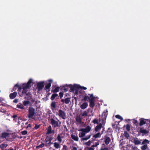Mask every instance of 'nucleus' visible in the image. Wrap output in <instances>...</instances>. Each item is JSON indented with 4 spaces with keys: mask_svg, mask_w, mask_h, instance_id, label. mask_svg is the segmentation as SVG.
Returning a JSON list of instances; mask_svg holds the SVG:
<instances>
[{
    "mask_svg": "<svg viewBox=\"0 0 150 150\" xmlns=\"http://www.w3.org/2000/svg\"><path fill=\"white\" fill-rule=\"evenodd\" d=\"M33 80L30 79L26 83H23L22 86V88L19 87L18 89V94L19 96L22 97L24 96H28L30 98L32 97L31 94L29 92H27L28 89H30L31 86V83H32Z\"/></svg>",
    "mask_w": 150,
    "mask_h": 150,
    "instance_id": "1",
    "label": "nucleus"
},
{
    "mask_svg": "<svg viewBox=\"0 0 150 150\" xmlns=\"http://www.w3.org/2000/svg\"><path fill=\"white\" fill-rule=\"evenodd\" d=\"M83 94H84V96H83V98L82 99V100L86 102L88 99L89 102V106L91 108L93 109L95 105V97L93 96V94H88L89 96H88L84 91H83Z\"/></svg>",
    "mask_w": 150,
    "mask_h": 150,
    "instance_id": "2",
    "label": "nucleus"
},
{
    "mask_svg": "<svg viewBox=\"0 0 150 150\" xmlns=\"http://www.w3.org/2000/svg\"><path fill=\"white\" fill-rule=\"evenodd\" d=\"M28 113L27 115L29 118H33L35 114V109L32 107H29L28 109Z\"/></svg>",
    "mask_w": 150,
    "mask_h": 150,
    "instance_id": "3",
    "label": "nucleus"
},
{
    "mask_svg": "<svg viewBox=\"0 0 150 150\" xmlns=\"http://www.w3.org/2000/svg\"><path fill=\"white\" fill-rule=\"evenodd\" d=\"M150 142V141L148 139H145L142 142V144L144 145L142 146L141 148L142 150H146L147 149H148L147 144H149Z\"/></svg>",
    "mask_w": 150,
    "mask_h": 150,
    "instance_id": "4",
    "label": "nucleus"
},
{
    "mask_svg": "<svg viewBox=\"0 0 150 150\" xmlns=\"http://www.w3.org/2000/svg\"><path fill=\"white\" fill-rule=\"evenodd\" d=\"M50 123L52 125L53 128H55L59 127L58 122H61L59 121L58 120V121H56L53 118H52L50 120Z\"/></svg>",
    "mask_w": 150,
    "mask_h": 150,
    "instance_id": "5",
    "label": "nucleus"
},
{
    "mask_svg": "<svg viewBox=\"0 0 150 150\" xmlns=\"http://www.w3.org/2000/svg\"><path fill=\"white\" fill-rule=\"evenodd\" d=\"M53 139L52 136H47L45 140V141L46 142V144H45V146L47 147L48 145H50L52 144L51 141Z\"/></svg>",
    "mask_w": 150,
    "mask_h": 150,
    "instance_id": "6",
    "label": "nucleus"
},
{
    "mask_svg": "<svg viewBox=\"0 0 150 150\" xmlns=\"http://www.w3.org/2000/svg\"><path fill=\"white\" fill-rule=\"evenodd\" d=\"M67 86L70 88L69 92H71L74 90H77L79 88V85L76 84H74L72 85L71 84L68 85Z\"/></svg>",
    "mask_w": 150,
    "mask_h": 150,
    "instance_id": "7",
    "label": "nucleus"
},
{
    "mask_svg": "<svg viewBox=\"0 0 150 150\" xmlns=\"http://www.w3.org/2000/svg\"><path fill=\"white\" fill-rule=\"evenodd\" d=\"M108 115V111L106 112H104L102 115V118L99 119V122L102 121L101 122L102 124H104L105 122V120L106 118L107 115Z\"/></svg>",
    "mask_w": 150,
    "mask_h": 150,
    "instance_id": "8",
    "label": "nucleus"
},
{
    "mask_svg": "<svg viewBox=\"0 0 150 150\" xmlns=\"http://www.w3.org/2000/svg\"><path fill=\"white\" fill-rule=\"evenodd\" d=\"M58 115L63 119H65L66 118V115L65 112L61 110H58Z\"/></svg>",
    "mask_w": 150,
    "mask_h": 150,
    "instance_id": "9",
    "label": "nucleus"
},
{
    "mask_svg": "<svg viewBox=\"0 0 150 150\" xmlns=\"http://www.w3.org/2000/svg\"><path fill=\"white\" fill-rule=\"evenodd\" d=\"M91 127L89 126H87L85 128H81L79 129V131H81L82 132H84L86 133H88L90 131Z\"/></svg>",
    "mask_w": 150,
    "mask_h": 150,
    "instance_id": "10",
    "label": "nucleus"
},
{
    "mask_svg": "<svg viewBox=\"0 0 150 150\" xmlns=\"http://www.w3.org/2000/svg\"><path fill=\"white\" fill-rule=\"evenodd\" d=\"M140 122L139 123V125L141 126L146 123V121H148L149 122H150V121H149L148 119H144V118H141L139 119Z\"/></svg>",
    "mask_w": 150,
    "mask_h": 150,
    "instance_id": "11",
    "label": "nucleus"
},
{
    "mask_svg": "<svg viewBox=\"0 0 150 150\" xmlns=\"http://www.w3.org/2000/svg\"><path fill=\"white\" fill-rule=\"evenodd\" d=\"M44 86V82H39L37 84V89L38 91H41L43 89Z\"/></svg>",
    "mask_w": 150,
    "mask_h": 150,
    "instance_id": "12",
    "label": "nucleus"
},
{
    "mask_svg": "<svg viewBox=\"0 0 150 150\" xmlns=\"http://www.w3.org/2000/svg\"><path fill=\"white\" fill-rule=\"evenodd\" d=\"M52 82V79H50L46 83V85L45 86V88L46 89H49L51 86V82Z\"/></svg>",
    "mask_w": 150,
    "mask_h": 150,
    "instance_id": "13",
    "label": "nucleus"
},
{
    "mask_svg": "<svg viewBox=\"0 0 150 150\" xmlns=\"http://www.w3.org/2000/svg\"><path fill=\"white\" fill-rule=\"evenodd\" d=\"M54 130H52V128L51 126L49 125L47 129V131L46 133V134H48L51 133L54 134Z\"/></svg>",
    "mask_w": 150,
    "mask_h": 150,
    "instance_id": "14",
    "label": "nucleus"
},
{
    "mask_svg": "<svg viewBox=\"0 0 150 150\" xmlns=\"http://www.w3.org/2000/svg\"><path fill=\"white\" fill-rule=\"evenodd\" d=\"M70 101V98L69 97L66 98L65 99H62L61 100V102L65 103L66 104H68Z\"/></svg>",
    "mask_w": 150,
    "mask_h": 150,
    "instance_id": "15",
    "label": "nucleus"
},
{
    "mask_svg": "<svg viewBox=\"0 0 150 150\" xmlns=\"http://www.w3.org/2000/svg\"><path fill=\"white\" fill-rule=\"evenodd\" d=\"M141 140H139L137 138H134L133 139V143L135 145L140 144L141 143Z\"/></svg>",
    "mask_w": 150,
    "mask_h": 150,
    "instance_id": "16",
    "label": "nucleus"
},
{
    "mask_svg": "<svg viewBox=\"0 0 150 150\" xmlns=\"http://www.w3.org/2000/svg\"><path fill=\"white\" fill-rule=\"evenodd\" d=\"M63 138L64 137L62 136V134H59L57 135V139L59 143H61L62 142V138Z\"/></svg>",
    "mask_w": 150,
    "mask_h": 150,
    "instance_id": "17",
    "label": "nucleus"
},
{
    "mask_svg": "<svg viewBox=\"0 0 150 150\" xmlns=\"http://www.w3.org/2000/svg\"><path fill=\"white\" fill-rule=\"evenodd\" d=\"M104 141L105 144L107 145L108 144L110 141V139L109 137L105 136V137Z\"/></svg>",
    "mask_w": 150,
    "mask_h": 150,
    "instance_id": "18",
    "label": "nucleus"
},
{
    "mask_svg": "<svg viewBox=\"0 0 150 150\" xmlns=\"http://www.w3.org/2000/svg\"><path fill=\"white\" fill-rule=\"evenodd\" d=\"M17 94V93L16 92L10 93L9 95L10 99H12L16 97Z\"/></svg>",
    "mask_w": 150,
    "mask_h": 150,
    "instance_id": "19",
    "label": "nucleus"
},
{
    "mask_svg": "<svg viewBox=\"0 0 150 150\" xmlns=\"http://www.w3.org/2000/svg\"><path fill=\"white\" fill-rule=\"evenodd\" d=\"M76 122L79 124H81L82 122V118L81 117V115L77 116L76 117Z\"/></svg>",
    "mask_w": 150,
    "mask_h": 150,
    "instance_id": "20",
    "label": "nucleus"
},
{
    "mask_svg": "<svg viewBox=\"0 0 150 150\" xmlns=\"http://www.w3.org/2000/svg\"><path fill=\"white\" fill-rule=\"evenodd\" d=\"M139 132L140 133L144 134H147L149 132L146 129H144L142 128L139 129Z\"/></svg>",
    "mask_w": 150,
    "mask_h": 150,
    "instance_id": "21",
    "label": "nucleus"
},
{
    "mask_svg": "<svg viewBox=\"0 0 150 150\" xmlns=\"http://www.w3.org/2000/svg\"><path fill=\"white\" fill-rule=\"evenodd\" d=\"M88 105L87 102H84L80 106V108L82 109H84L87 108Z\"/></svg>",
    "mask_w": 150,
    "mask_h": 150,
    "instance_id": "22",
    "label": "nucleus"
},
{
    "mask_svg": "<svg viewBox=\"0 0 150 150\" xmlns=\"http://www.w3.org/2000/svg\"><path fill=\"white\" fill-rule=\"evenodd\" d=\"M102 125L101 123H99L95 128V130L96 132H98L102 127Z\"/></svg>",
    "mask_w": 150,
    "mask_h": 150,
    "instance_id": "23",
    "label": "nucleus"
},
{
    "mask_svg": "<svg viewBox=\"0 0 150 150\" xmlns=\"http://www.w3.org/2000/svg\"><path fill=\"white\" fill-rule=\"evenodd\" d=\"M9 135V134L7 132L2 133L1 134V135L0 136V138H6V137H8Z\"/></svg>",
    "mask_w": 150,
    "mask_h": 150,
    "instance_id": "24",
    "label": "nucleus"
},
{
    "mask_svg": "<svg viewBox=\"0 0 150 150\" xmlns=\"http://www.w3.org/2000/svg\"><path fill=\"white\" fill-rule=\"evenodd\" d=\"M92 140H89L88 142H86L85 143V144H86L87 146H90L91 144L92 143H93V142L94 141H96V139H92Z\"/></svg>",
    "mask_w": 150,
    "mask_h": 150,
    "instance_id": "25",
    "label": "nucleus"
},
{
    "mask_svg": "<svg viewBox=\"0 0 150 150\" xmlns=\"http://www.w3.org/2000/svg\"><path fill=\"white\" fill-rule=\"evenodd\" d=\"M101 134H102L100 132H98L97 134L93 135V138L92 139H96L97 138L100 137Z\"/></svg>",
    "mask_w": 150,
    "mask_h": 150,
    "instance_id": "26",
    "label": "nucleus"
},
{
    "mask_svg": "<svg viewBox=\"0 0 150 150\" xmlns=\"http://www.w3.org/2000/svg\"><path fill=\"white\" fill-rule=\"evenodd\" d=\"M56 107V103L55 102H52L51 104V108L52 110H54Z\"/></svg>",
    "mask_w": 150,
    "mask_h": 150,
    "instance_id": "27",
    "label": "nucleus"
},
{
    "mask_svg": "<svg viewBox=\"0 0 150 150\" xmlns=\"http://www.w3.org/2000/svg\"><path fill=\"white\" fill-rule=\"evenodd\" d=\"M69 89V88L67 86V85L63 86L61 88V91L63 90L65 92H66L68 91Z\"/></svg>",
    "mask_w": 150,
    "mask_h": 150,
    "instance_id": "28",
    "label": "nucleus"
},
{
    "mask_svg": "<svg viewBox=\"0 0 150 150\" xmlns=\"http://www.w3.org/2000/svg\"><path fill=\"white\" fill-rule=\"evenodd\" d=\"M71 138L74 141H78L79 140V138L77 136H76L75 135L72 134L71 135Z\"/></svg>",
    "mask_w": 150,
    "mask_h": 150,
    "instance_id": "29",
    "label": "nucleus"
},
{
    "mask_svg": "<svg viewBox=\"0 0 150 150\" xmlns=\"http://www.w3.org/2000/svg\"><path fill=\"white\" fill-rule=\"evenodd\" d=\"M54 146L56 149H58L60 147L59 143L55 142L54 143Z\"/></svg>",
    "mask_w": 150,
    "mask_h": 150,
    "instance_id": "30",
    "label": "nucleus"
},
{
    "mask_svg": "<svg viewBox=\"0 0 150 150\" xmlns=\"http://www.w3.org/2000/svg\"><path fill=\"white\" fill-rule=\"evenodd\" d=\"M91 136V135H88V136H86V137H84L82 138L81 139V141H84V140H87L90 138Z\"/></svg>",
    "mask_w": 150,
    "mask_h": 150,
    "instance_id": "31",
    "label": "nucleus"
},
{
    "mask_svg": "<svg viewBox=\"0 0 150 150\" xmlns=\"http://www.w3.org/2000/svg\"><path fill=\"white\" fill-rule=\"evenodd\" d=\"M86 134V133L84 132H80L79 134V137L80 138H82L84 137Z\"/></svg>",
    "mask_w": 150,
    "mask_h": 150,
    "instance_id": "32",
    "label": "nucleus"
},
{
    "mask_svg": "<svg viewBox=\"0 0 150 150\" xmlns=\"http://www.w3.org/2000/svg\"><path fill=\"white\" fill-rule=\"evenodd\" d=\"M58 96V94L56 93H54L52 95V96L51 97V99L52 100H54L55 98L57 97Z\"/></svg>",
    "mask_w": 150,
    "mask_h": 150,
    "instance_id": "33",
    "label": "nucleus"
},
{
    "mask_svg": "<svg viewBox=\"0 0 150 150\" xmlns=\"http://www.w3.org/2000/svg\"><path fill=\"white\" fill-rule=\"evenodd\" d=\"M30 103V102L29 101L24 100L23 102V105L25 106H26L27 105H28Z\"/></svg>",
    "mask_w": 150,
    "mask_h": 150,
    "instance_id": "34",
    "label": "nucleus"
},
{
    "mask_svg": "<svg viewBox=\"0 0 150 150\" xmlns=\"http://www.w3.org/2000/svg\"><path fill=\"white\" fill-rule=\"evenodd\" d=\"M44 146H45V144L44 143H42L39 145L37 146H36V148L38 149L39 148H42Z\"/></svg>",
    "mask_w": 150,
    "mask_h": 150,
    "instance_id": "35",
    "label": "nucleus"
},
{
    "mask_svg": "<svg viewBox=\"0 0 150 150\" xmlns=\"http://www.w3.org/2000/svg\"><path fill=\"white\" fill-rule=\"evenodd\" d=\"M60 89V87L59 86H57L55 88L54 90L53 91V92L54 93H57L59 92Z\"/></svg>",
    "mask_w": 150,
    "mask_h": 150,
    "instance_id": "36",
    "label": "nucleus"
},
{
    "mask_svg": "<svg viewBox=\"0 0 150 150\" xmlns=\"http://www.w3.org/2000/svg\"><path fill=\"white\" fill-rule=\"evenodd\" d=\"M19 104H18L17 105V108L21 109H23L24 108L23 107V105H21V103H19Z\"/></svg>",
    "mask_w": 150,
    "mask_h": 150,
    "instance_id": "37",
    "label": "nucleus"
},
{
    "mask_svg": "<svg viewBox=\"0 0 150 150\" xmlns=\"http://www.w3.org/2000/svg\"><path fill=\"white\" fill-rule=\"evenodd\" d=\"M19 87H21L19 85H18V84H16L14 86L13 88V91H15L16 90L17 88H18V89Z\"/></svg>",
    "mask_w": 150,
    "mask_h": 150,
    "instance_id": "38",
    "label": "nucleus"
},
{
    "mask_svg": "<svg viewBox=\"0 0 150 150\" xmlns=\"http://www.w3.org/2000/svg\"><path fill=\"white\" fill-rule=\"evenodd\" d=\"M124 136L127 139H128L129 136V133L127 132H125Z\"/></svg>",
    "mask_w": 150,
    "mask_h": 150,
    "instance_id": "39",
    "label": "nucleus"
},
{
    "mask_svg": "<svg viewBox=\"0 0 150 150\" xmlns=\"http://www.w3.org/2000/svg\"><path fill=\"white\" fill-rule=\"evenodd\" d=\"M85 150H95L94 148H92L91 147H86L85 148Z\"/></svg>",
    "mask_w": 150,
    "mask_h": 150,
    "instance_id": "40",
    "label": "nucleus"
},
{
    "mask_svg": "<svg viewBox=\"0 0 150 150\" xmlns=\"http://www.w3.org/2000/svg\"><path fill=\"white\" fill-rule=\"evenodd\" d=\"M116 118L120 119L121 121L123 120L122 117L120 115H115Z\"/></svg>",
    "mask_w": 150,
    "mask_h": 150,
    "instance_id": "41",
    "label": "nucleus"
},
{
    "mask_svg": "<svg viewBox=\"0 0 150 150\" xmlns=\"http://www.w3.org/2000/svg\"><path fill=\"white\" fill-rule=\"evenodd\" d=\"M36 116H37V118H33L34 120H39V119L40 117V115L39 114H37L36 115Z\"/></svg>",
    "mask_w": 150,
    "mask_h": 150,
    "instance_id": "42",
    "label": "nucleus"
},
{
    "mask_svg": "<svg viewBox=\"0 0 150 150\" xmlns=\"http://www.w3.org/2000/svg\"><path fill=\"white\" fill-rule=\"evenodd\" d=\"M130 125L129 124H127L126 126V129L127 131H130Z\"/></svg>",
    "mask_w": 150,
    "mask_h": 150,
    "instance_id": "43",
    "label": "nucleus"
},
{
    "mask_svg": "<svg viewBox=\"0 0 150 150\" xmlns=\"http://www.w3.org/2000/svg\"><path fill=\"white\" fill-rule=\"evenodd\" d=\"M28 131L27 130H24L22 131L21 133L23 135H25L26 134L28 133Z\"/></svg>",
    "mask_w": 150,
    "mask_h": 150,
    "instance_id": "44",
    "label": "nucleus"
},
{
    "mask_svg": "<svg viewBox=\"0 0 150 150\" xmlns=\"http://www.w3.org/2000/svg\"><path fill=\"white\" fill-rule=\"evenodd\" d=\"M40 127V125H38L36 124H35V126L34 128L35 129H38Z\"/></svg>",
    "mask_w": 150,
    "mask_h": 150,
    "instance_id": "45",
    "label": "nucleus"
},
{
    "mask_svg": "<svg viewBox=\"0 0 150 150\" xmlns=\"http://www.w3.org/2000/svg\"><path fill=\"white\" fill-rule=\"evenodd\" d=\"M87 115V112L86 111H85L83 112L82 114V116L83 117L84 116H86Z\"/></svg>",
    "mask_w": 150,
    "mask_h": 150,
    "instance_id": "46",
    "label": "nucleus"
},
{
    "mask_svg": "<svg viewBox=\"0 0 150 150\" xmlns=\"http://www.w3.org/2000/svg\"><path fill=\"white\" fill-rule=\"evenodd\" d=\"M68 148L67 146L66 145H64L63 146V148L62 150H68Z\"/></svg>",
    "mask_w": 150,
    "mask_h": 150,
    "instance_id": "47",
    "label": "nucleus"
},
{
    "mask_svg": "<svg viewBox=\"0 0 150 150\" xmlns=\"http://www.w3.org/2000/svg\"><path fill=\"white\" fill-rule=\"evenodd\" d=\"M133 123H134L136 126L138 124V121L135 120H133Z\"/></svg>",
    "mask_w": 150,
    "mask_h": 150,
    "instance_id": "48",
    "label": "nucleus"
},
{
    "mask_svg": "<svg viewBox=\"0 0 150 150\" xmlns=\"http://www.w3.org/2000/svg\"><path fill=\"white\" fill-rule=\"evenodd\" d=\"M92 122L94 123V124H98V120L96 119H95L93 121H92Z\"/></svg>",
    "mask_w": 150,
    "mask_h": 150,
    "instance_id": "49",
    "label": "nucleus"
},
{
    "mask_svg": "<svg viewBox=\"0 0 150 150\" xmlns=\"http://www.w3.org/2000/svg\"><path fill=\"white\" fill-rule=\"evenodd\" d=\"M59 95L60 98H61L63 96V93L62 92H60L59 93Z\"/></svg>",
    "mask_w": 150,
    "mask_h": 150,
    "instance_id": "50",
    "label": "nucleus"
},
{
    "mask_svg": "<svg viewBox=\"0 0 150 150\" xmlns=\"http://www.w3.org/2000/svg\"><path fill=\"white\" fill-rule=\"evenodd\" d=\"M4 144H2L0 146V147L2 150H3L4 148Z\"/></svg>",
    "mask_w": 150,
    "mask_h": 150,
    "instance_id": "51",
    "label": "nucleus"
},
{
    "mask_svg": "<svg viewBox=\"0 0 150 150\" xmlns=\"http://www.w3.org/2000/svg\"><path fill=\"white\" fill-rule=\"evenodd\" d=\"M109 149L108 147H106L105 148H102L101 149V150H108Z\"/></svg>",
    "mask_w": 150,
    "mask_h": 150,
    "instance_id": "52",
    "label": "nucleus"
},
{
    "mask_svg": "<svg viewBox=\"0 0 150 150\" xmlns=\"http://www.w3.org/2000/svg\"><path fill=\"white\" fill-rule=\"evenodd\" d=\"M47 113L49 114V115L50 117V115L52 114L51 111L50 110H49L47 112Z\"/></svg>",
    "mask_w": 150,
    "mask_h": 150,
    "instance_id": "53",
    "label": "nucleus"
},
{
    "mask_svg": "<svg viewBox=\"0 0 150 150\" xmlns=\"http://www.w3.org/2000/svg\"><path fill=\"white\" fill-rule=\"evenodd\" d=\"M99 141H100L99 140L98 141V142L95 143L94 144L95 145V146H96V147L97 146H98V145H99Z\"/></svg>",
    "mask_w": 150,
    "mask_h": 150,
    "instance_id": "54",
    "label": "nucleus"
},
{
    "mask_svg": "<svg viewBox=\"0 0 150 150\" xmlns=\"http://www.w3.org/2000/svg\"><path fill=\"white\" fill-rule=\"evenodd\" d=\"M17 117V115H13L12 116V117L14 118V119H13L14 120H15V118Z\"/></svg>",
    "mask_w": 150,
    "mask_h": 150,
    "instance_id": "55",
    "label": "nucleus"
},
{
    "mask_svg": "<svg viewBox=\"0 0 150 150\" xmlns=\"http://www.w3.org/2000/svg\"><path fill=\"white\" fill-rule=\"evenodd\" d=\"M0 112H1L3 113H5L6 112V110H4V109H1V110H0Z\"/></svg>",
    "mask_w": 150,
    "mask_h": 150,
    "instance_id": "56",
    "label": "nucleus"
},
{
    "mask_svg": "<svg viewBox=\"0 0 150 150\" xmlns=\"http://www.w3.org/2000/svg\"><path fill=\"white\" fill-rule=\"evenodd\" d=\"M72 147V148L71 149V150H77V149L76 147H74L73 146Z\"/></svg>",
    "mask_w": 150,
    "mask_h": 150,
    "instance_id": "57",
    "label": "nucleus"
},
{
    "mask_svg": "<svg viewBox=\"0 0 150 150\" xmlns=\"http://www.w3.org/2000/svg\"><path fill=\"white\" fill-rule=\"evenodd\" d=\"M13 102L15 103H16L18 102V100L17 99H15L13 100Z\"/></svg>",
    "mask_w": 150,
    "mask_h": 150,
    "instance_id": "58",
    "label": "nucleus"
},
{
    "mask_svg": "<svg viewBox=\"0 0 150 150\" xmlns=\"http://www.w3.org/2000/svg\"><path fill=\"white\" fill-rule=\"evenodd\" d=\"M81 88L84 90H86L87 89V88L86 87L84 86H82L81 87Z\"/></svg>",
    "mask_w": 150,
    "mask_h": 150,
    "instance_id": "59",
    "label": "nucleus"
},
{
    "mask_svg": "<svg viewBox=\"0 0 150 150\" xmlns=\"http://www.w3.org/2000/svg\"><path fill=\"white\" fill-rule=\"evenodd\" d=\"M96 146H95V145L94 144L93 145H92L91 146V147L92 148H93L94 147H96Z\"/></svg>",
    "mask_w": 150,
    "mask_h": 150,
    "instance_id": "60",
    "label": "nucleus"
},
{
    "mask_svg": "<svg viewBox=\"0 0 150 150\" xmlns=\"http://www.w3.org/2000/svg\"><path fill=\"white\" fill-rule=\"evenodd\" d=\"M4 147L5 148H6L8 146V145L7 144H4Z\"/></svg>",
    "mask_w": 150,
    "mask_h": 150,
    "instance_id": "61",
    "label": "nucleus"
},
{
    "mask_svg": "<svg viewBox=\"0 0 150 150\" xmlns=\"http://www.w3.org/2000/svg\"><path fill=\"white\" fill-rule=\"evenodd\" d=\"M30 127H31V125L30 124H28L27 126V128Z\"/></svg>",
    "mask_w": 150,
    "mask_h": 150,
    "instance_id": "62",
    "label": "nucleus"
},
{
    "mask_svg": "<svg viewBox=\"0 0 150 150\" xmlns=\"http://www.w3.org/2000/svg\"><path fill=\"white\" fill-rule=\"evenodd\" d=\"M75 94L77 95L78 94V91L77 90H76V91H75Z\"/></svg>",
    "mask_w": 150,
    "mask_h": 150,
    "instance_id": "63",
    "label": "nucleus"
},
{
    "mask_svg": "<svg viewBox=\"0 0 150 150\" xmlns=\"http://www.w3.org/2000/svg\"><path fill=\"white\" fill-rule=\"evenodd\" d=\"M134 148H133V147H132V150H134Z\"/></svg>",
    "mask_w": 150,
    "mask_h": 150,
    "instance_id": "64",
    "label": "nucleus"
}]
</instances>
